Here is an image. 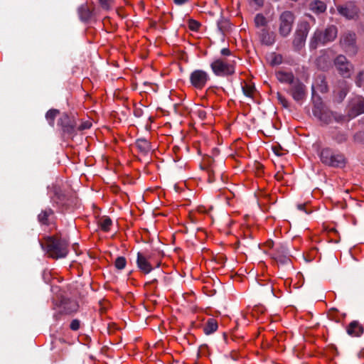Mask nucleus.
Segmentation results:
<instances>
[{
	"instance_id": "obj_26",
	"label": "nucleus",
	"mask_w": 364,
	"mask_h": 364,
	"mask_svg": "<svg viewBox=\"0 0 364 364\" xmlns=\"http://www.w3.org/2000/svg\"><path fill=\"white\" fill-rule=\"evenodd\" d=\"M266 309L262 305H256L254 307H252L251 309H248V314H250V316L252 318H259V316L260 315H262L265 313Z\"/></svg>"
},
{
	"instance_id": "obj_4",
	"label": "nucleus",
	"mask_w": 364,
	"mask_h": 364,
	"mask_svg": "<svg viewBox=\"0 0 364 364\" xmlns=\"http://www.w3.org/2000/svg\"><path fill=\"white\" fill-rule=\"evenodd\" d=\"M321 161L328 166L343 168L346 166V159L343 154L330 148H323L319 154Z\"/></svg>"
},
{
	"instance_id": "obj_32",
	"label": "nucleus",
	"mask_w": 364,
	"mask_h": 364,
	"mask_svg": "<svg viewBox=\"0 0 364 364\" xmlns=\"http://www.w3.org/2000/svg\"><path fill=\"white\" fill-rule=\"evenodd\" d=\"M53 200L60 206H64L66 205V196L60 193H55L53 198Z\"/></svg>"
},
{
	"instance_id": "obj_14",
	"label": "nucleus",
	"mask_w": 364,
	"mask_h": 364,
	"mask_svg": "<svg viewBox=\"0 0 364 364\" xmlns=\"http://www.w3.org/2000/svg\"><path fill=\"white\" fill-rule=\"evenodd\" d=\"M277 80L283 84H287L289 86L292 85L298 78L295 77L294 73L291 71L279 70L275 73Z\"/></svg>"
},
{
	"instance_id": "obj_10",
	"label": "nucleus",
	"mask_w": 364,
	"mask_h": 364,
	"mask_svg": "<svg viewBox=\"0 0 364 364\" xmlns=\"http://www.w3.org/2000/svg\"><path fill=\"white\" fill-rule=\"evenodd\" d=\"M334 65L338 73L343 77H350L353 70V65L343 55H338L334 60Z\"/></svg>"
},
{
	"instance_id": "obj_21",
	"label": "nucleus",
	"mask_w": 364,
	"mask_h": 364,
	"mask_svg": "<svg viewBox=\"0 0 364 364\" xmlns=\"http://www.w3.org/2000/svg\"><path fill=\"white\" fill-rule=\"evenodd\" d=\"M78 309V304L76 301L68 300L62 303L61 314L69 315L76 312Z\"/></svg>"
},
{
	"instance_id": "obj_53",
	"label": "nucleus",
	"mask_w": 364,
	"mask_h": 364,
	"mask_svg": "<svg viewBox=\"0 0 364 364\" xmlns=\"http://www.w3.org/2000/svg\"><path fill=\"white\" fill-rule=\"evenodd\" d=\"M309 17H311L313 19V21H315V18L312 16L309 15Z\"/></svg>"
},
{
	"instance_id": "obj_37",
	"label": "nucleus",
	"mask_w": 364,
	"mask_h": 364,
	"mask_svg": "<svg viewBox=\"0 0 364 364\" xmlns=\"http://www.w3.org/2000/svg\"><path fill=\"white\" fill-rule=\"evenodd\" d=\"M297 208L299 210L306 213V214H310V213H311L314 211V210L311 208V205L310 203H302V204H299L297 205Z\"/></svg>"
},
{
	"instance_id": "obj_18",
	"label": "nucleus",
	"mask_w": 364,
	"mask_h": 364,
	"mask_svg": "<svg viewBox=\"0 0 364 364\" xmlns=\"http://www.w3.org/2000/svg\"><path fill=\"white\" fill-rule=\"evenodd\" d=\"M97 224V227L101 231L104 232H108L111 230V228L113 225V222L109 216L102 215L98 218Z\"/></svg>"
},
{
	"instance_id": "obj_27",
	"label": "nucleus",
	"mask_w": 364,
	"mask_h": 364,
	"mask_svg": "<svg viewBox=\"0 0 364 364\" xmlns=\"http://www.w3.org/2000/svg\"><path fill=\"white\" fill-rule=\"evenodd\" d=\"M255 25L257 28H267V20L262 14H257L254 19Z\"/></svg>"
},
{
	"instance_id": "obj_34",
	"label": "nucleus",
	"mask_w": 364,
	"mask_h": 364,
	"mask_svg": "<svg viewBox=\"0 0 364 364\" xmlns=\"http://www.w3.org/2000/svg\"><path fill=\"white\" fill-rule=\"evenodd\" d=\"M127 259L124 257H118L114 261V267L118 270H122L126 267Z\"/></svg>"
},
{
	"instance_id": "obj_17",
	"label": "nucleus",
	"mask_w": 364,
	"mask_h": 364,
	"mask_svg": "<svg viewBox=\"0 0 364 364\" xmlns=\"http://www.w3.org/2000/svg\"><path fill=\"white\" fill-rule=\"evenodd\" d=\"M259 38L262 43L271 46L275 42V36L273 32L269 31L267 28H262L259 33Z\"/></svg>"
},
{
	"instance_id": "obj_15",
	"label": "nucleus",
	"mask_w": 364,
	"mask_h": 364,
	"mask_svg": "<svg viewBox=\"0 0 364 364\" xmlns=\"http://www.w3.org/2000/svg\"><path fill=\"white\" fill-rule=\"evenodd\" d=\"M214 160L208 157L203 159L202 168L206 171L208 174V181L209 183H212L215 181V167L213 165Z\"/></svg>"
},
{
	"instance_id": "obj_41",
	"label": "nucleus",
	"mask_w": 364,
	"mask_h": 364,
	"mask_svg": "<svg viewBox=\"0 0 364 364\" xmlns=\"http://www.w3.org/2000/svg\"><path fill=\"white\" fill-rule=\"evenodd\" d=\"M329 237H332V240L335 242H338L340 240V237L338 235V231L335 228H331L328 231Z\"/></svg>"
},
{
	"instance_id": "obj_5",
	"label": "nucleus",
	"mask_w": 364,
	"mask_h": 364,
	"mask_svg": "<svg viewBox=\"0 0 364 364\" xmlns=\"http://www.w3.org/2000/svg\"><path fill=\"white\" fill-rule=\"evenodd\" d=\"M338 35V28L334 25L328 26L324 31L316 30L311 40V47L316 48L320 44L333 41Z\"/></svg>"
},
{
	"instance_id": "obj_2",
	"label": "nucleus",
	"mask_w": 364,
	"mask_h": 364,
	"mask_svg": "<svg viewBox=\"0 0 364 364\" xmlns=\"http://www.w3.org/2000/svg\"><path fill=\"white\" fill-rule=\"evenodd\" d=\"M161 257L160 252L156 250L138 252L136 261L137 267L140 272L147 274L160 267Z\"/></svg>"
},
{
	"instance_id": "obj_30",
	"label": "nucleus",
	"mask_w": 364,
	"mask_h": 364,
	"mask_svg": "<svg viewBox=\"0 0 364 364\" xmlns=\"http://www.w3.org/2000/svg\"><path fill=\"white\" fill-rule=\"evenodd\" d=\"M283 61V57L281 54L273 53L270 55L269 64L272 66L280 65Z\"/></svg>"
},
{
	"instance_id": "obj_33",
	"label": "nucleus",
	"mask_w": 364,
	"mask_h": 364,
	"mask_svg": "<svg viewBox=\"0 0 364 364\" xmlns=\"http://www.w3.org/2000/svg\"><path fill=\"white\" fill-rule=\"evenodd\" d=\"M320 81H321L320 84L316 82V85H313V87H312L313 90L316 89L317 90H318L319 92H321L322 93L326 92L328 90V86H327L326 80L324 79V77H321V78H320Z\"/></svg>"
},
{
	"instance_id": "obj_52",
	"label": "nucleus",
	"mask_w": 364,
	"mask_h": 364,
	"mask_svg": "<svg viewBox=\"0 0 364 364\" xmlns=\"http://www.w3.org/2000/svg\"><path fill=\"white\" fill-rule=\"evenodd\" d=\"M198 211L200 212V213H205V210L203 207H198Z\"/></svg>"
},
{
	"instance_id": "obj_36",
	"label": "nucleus",
	"mask_w": 364,
	"mask_h": 364,
	"mask_svg": "<svg viewBox=\"0 0 364 364\" xmlns=\"http://www.w3.org/2000/svg\"><path fill=\"white\" fill-rule=\"evenodd\" d=\"M223 90H224L222 87L210 86L206 90L205 94L208 97H211L213 95H218L220 92Z\"/></svg>"
},
{
	"instance_id": "obj_50",
	"label": "nucleus",
	"mask_w": 364,
	"mask_h": 364,
	"mask_svg": "<svg viewBox=\"0 0 364 364\" xmlns=\"http://www.w3.org/2000/svg\"><path fill=\"white\" fill-rule=\"evenodd\" d=\"M273 245H274V242L272 240H269L265 242V245L269 248H272L273 247Z\"/></svg>"
},
{
	"instance_id": "obj_43",
	"label": "nucleus",
	"mask_w": 364,
	"mask_h": 364,
	"mask_svg": "<svg viewBox=\"0 0 364 364\" xmlns=\"http://www.w3.org/2000/svg\"><path fill=\"white\" fill-rule=\"evenodd\" d=\"M318 254V250L315 247L311 248L306 254V259L309 260L314 259Z\"/></svg>"
},
{
	"instance_id": "obj_47",
	"label": "nucleus",
	"mask_w": 364,
	"mask_h": 364,
	"mask_svg": "<svg viewBox=\"0 0 364 364\" xmlns=\"http://www.w3.org/2000/svg\"><path fill=\"white\" fill-rule=\"evenodd\" d=\"M278 99H279V100L280 101V102L282 104V105L284 107H288V102H287V100L284 97H282V95H278Z\"/></svg>"
},
{
	"instance_id": "obj_48",
	"label": "nucleus",
	"mask_w": 364,
	"mask_h": 364,
	"mask_svg": "<svg viewBox=\"0 0 364 364\" xmlns=\"http://www.w3.org/2000/svg\"><path fill=\"white\" fill-rule=\"evenodd\" d=\"M348 92V88H345V89H343L341 92L340 97H341V100L346 97V95H347Z\"/></svg>"
},
{
	"instance_id": "obj_42",
	"label": "nucleus",
	"mask_w": 364,
	"mask_h": 364,
	"mask_svg": "<svg viewBox=\"0 0 364 364\" xmlns=\"http://www.w3.org/2000/svg\"><path fill=\"white\" fill-rule=\"evenodd\" d=\"M196 114L202 121L205 120L207 118V112L203 108H200L196 112Z\"/></svg>"
},
{
	"instance_id": "obj_51",
	"label": "nucleus",
	"mask_w": 364,
	"mask_h": 364,
	"mask_svg": "<svg viewBox=\"0 0 364 364\" xmlns=\"http://www.w3.org/2000/svg\"><path fill=\"white\" fill-rule=\"evenodd\" d=\"M85 11V14H86V17H89L90 16V13H89V10L88 9H85L83 8H81V12L82 13V11Z\"/></svg>"
},
{
	"instance_id": "obj_9",
	"label": "nucleus",
	"mask_w": 364,
	"mask_h": 364,
	"mask_svg": "<svg viewBox=\"0 0 364 364\" xmlns=\"http://www.w3.org/2000/svg\"><path fill=\"white\" fill-rule=\"evenodd\" d=\"M364 113V97L355 96L351 98L347 106V114L350 119Z\"/></svg>"
},
{
	"instance_id": "obj_6",
	"label": "nucleus",
	"mask_w": 364,
	"mask_h": 364,
	"mask_svg": "<svg viewBox=\"0 0 364 364\" xmlns=\"http://www.w3.org/2000/svg\"><path fill=\"white\" fill-rule=\"evenodd\" d=\"M296 16L291 11H282L277 20L278 33L282 38L288 37L292 31Z\"/></svg>"
},
{
	"instance_id": "obj_44",
	"label": "nucleus",
	"mask_w": 364,
	"mask_h": 364,
	"mask_svg": "<svg viewBox=\"0 0 364 364\" xmlns=\"http://www.w3.org/2000/svg\"><path fill=\"white\" fill-rule=\"evenodd\" d=\"M80 327V321L78 319H73L70 324V328L72 331H76L79 330Z\"/></svg>"
},
{
	"instance_id": "obj_8",
	"label": "nucleus",
	"mask_w": 364,
	"mask_h": 364,
	"mask_svg": "<svg viewBox=\"0 0 364 364\" xmlns=\"http://www.w3.org/2000/svg\"><path fill=\"white\" fill-rule=\"evenodd\" d=\"M209 74L203 70H194L189 76L191 86L198 90H202L210 81Z\"/></svg>"
},
{
	"instance_id": "obj_20",
	"label": "nucleus",
	"mask_w": 364,
	"mask_h": 364,
	"mask_svg": "<svg viewBox=\"0 0 364 364\" xmlns=\"http://www.w3.org/2000/svg\"><path fill=\"white\" fill-rule=\"evenodd\" d=\"M218 328V322L215 318H209L207 319L203 326V333L205 335H210L217 331Z\"/></svg>"
},
{
	"instance_id": "obj_39",
	"label": "nucleus",
	"mask_w": 364,
	"mask_h": 364,
	"mask_svg": "<svg viewBox=\"0 0 364 364\" xmlns=\"http://www.w3.org/2000/svg\"><path fill=\"white\" fill-rule=\"evenodd\" d=\"M221 57L227 58H234L235 56L232 54V51L228 48H224L220 50Z\"/></svg>"
},
{
	"instance_id": "obj_28",
	"label": "nucleus",
	"mask_w": 364,
	"mask_h": 364,
	"mask_svg": "<svg viewBox=\"0 0 364 364\" xmlns=\"http://www.w3.org/2000/svg\"><path fill=\"white\" fill-rule=\"evenodd\" d=\"M187 26L188 29L193 32H198L202 26L198 21L191 18L187 20Z\"/></svg>"
},
{
	"instance_id": "obj_16",
	"label": "nucleus",
	"mask_w": 364,
	"mask_h": 364,
	"mask_svg": "<svg viewBox=\"0 0 364 364\" xmlns=\"http://www.w3.org/2000/svg\"><path fill=\"white\" fill-rule=\"evenodd\" d=\"M348 334L352 337H360L364 331L361 323L357 321H351L346 327Z\"/></svg>"
},
{
	"instance_id": "obj_7",
	"label": "nucleus",
	"mask_w": 364,
	"mask_h": 364,
	"mask_svg": "<svg viewBox=\"0 0 364 364\" xmlns=\"http://www.w3.org/2000/svg\"><path fill=\"white\" fill-rule=\"evenodd\" d=\"M310 29V23L306 21H301L298 23L292 39V46L295 51L299 52L304 47Z\"/></svg>"
},
{
	"instance_id": "obj_45",
	"label": "nucleus",
	"mask_w": 364,
	"mask_h": 364,
	"mask_svg": "<svg viewBox=\"0 0 364 364\" xmlns=\"http://www.w3.org/2000/svg\"><path fill=\"white\" fill-rule=\"evenodd\" d=\"M249 4L257 8H262L264 6V0H247Z\"/></svg>"
},
{
	"instance_id": "obj_40",
	"label": "nucleus",
	"mask_w": 364,
	"mask_h": 364,
	"mask_svg": "<svg viewBox=\"0 0 364 364\" xmlns=\"http://www.w3.org/2000/svg\"><path fill=\"white\" fill-rule=\"evenodd\" d=\"M273 152L277 156H283L286 154V150L284 149L279 144H274L272 147Z\"/></svg>"
},
{
	"instance_id": "obj_23",
	"label": "nucleus",
	"mask_w": 364,
	"mask_h": 364,
	"mask_svg": "<svg viewBox=\"0 0 364 364\" xmlns=\"http://www.w3.org/2000/svg\"><path fill=\"white\" fill-rule=\"evenodd\" d=\"M340 43L345 48L354 46L355 43V33L353 32L343 33L341 38Z\"/></svg>"
},
{
	"instance_id": "obj_22",
	"label": "nucleus",
	"mask_w": 364,
	"mask_h": 364,
	"mask_svg": "<svg viewBox=\"0 0 364 364\" xmlns=\"http://www.w3.org/2000/svg\"><path fill=\"white\" fill-rule=\"evenodd\" d=\"M326 9L325 2L320 0H314L309 4V9L317 15L324 13Z\"/></svg>"
},
{
	"instance_id": "obj_11",
	"label": "nucleus",
	"mask_w": 364,
	"mask_h": 364,
	"mask_svg": "<svg viewBox=\"0 0 364 364\" xmlns=\"http://www.w3.org/2000/svg\"><path fill=\"white\" fill-rule=\"evenodd\" d=\"M58 124L61 127L63 132L69 135L74 136L77 134V122L73 117L68 114H63L58 122Z\"/></svg>"
},
{
	"instance_id": "obj_29",
	"label": "nucleus",
	"mask_w": 364,
	"mask_h": 364,
	"mask_svg": "<svg viewBox=\"0 0 364 364\" xmlns=\"http://www.w3.org/2000/svg\"><path fill=\"white\" fill-rule=\"evenodd\" d=\"M58 114H59V111L58 109H50L47 112V113L46 114V117L50 126H52V127L54 126L55 119Z\"/></svg>"
},
{
	"instance_id": "obj_25",
	"label": "nucleus",
	"mask_w": 364,
	"mask_h": 364,
	"mask_svg": "<svg viewBox=\"0 0 364 364\" xmlns=\"http://www.w3.org/2000/svg\"><path fill=\"white\" fill-rule=\"evenodd\" d=\"M241 86L244 94L247 97H252L255 91L254 84L250 81L243 80Z\"/></svg>"
},
{
	"instance_id": "obj_13",
	"label": "nucleus",
	"mask_w": 364,
	"mask_h": 364,
	"mask_svg": "<svg viewBox=\"0 0 364 364\" xmlns=\"http://www.w3.org/2000/svg\"><path fill=\"white\" fill-rule=\"evenodd\" d=\"M287 92L293 97L295 101L303 100L306 96L305 85L297 79L292 85H291Z\"/></svg>"
},
{
	"instance_id": "obj_55",
	"label": "nucleus",
	"mask_w": 364,
	"mask_h": 364,
	"mask_svg": "<svg viewBox=\"0 0 364 364\" xmlns=\"http://www.w3.org/2000/svg\"><path fill=\"white\" fill-rule=\"evenodd\" d=\"M364 364V363H363Z\"/></svg>"
},
{
	"instance_id": "obj_54",
	"label": "nucleus",
	"mask_w": 364,
	"mask_h": 364,
	"mask_svg": "<svg viewBox=\"0 0 364 364\" xmlns=\"http://www.w3.org/2000/svg\"><path fill=\"white\" fill-rule=\"evenodd\" d=\"M156 282V279H154L151 282Z\"/></svg>"
},
{
	"instance_id": "obj_1",
	"label": "nucleus",
	"mask_w": 364,
	"mask_h": 364,
	"mask_svg": "<svg viewBox=\"0 0 364 364\" xmlns=\"http://www.w3.org/2000/svg\"><path fill=\"white\" fill-rule=\"evenodd\" d=\"M41 245L48 257L58 259L65 257L69 252V242L59 234L45 237Z\"/></svg>"
},
{
	"instance_id": "obj_31",
	"label": "nucleus",
	"mask_w": 364,
	"mask_h": 364,
	"mask_svg": "<svg viewBox=\"0 0 364 364\" xmlns=\"http://www.w3.org/2000/svg\"><path fill=\"white\" fill-rule=\"evenodd\" d=\"M136 144L141 151L146 152L150 149V143L145 139H137Z\"/></svg>"
},
{
	"instance_id": "obj_12",
	"label": "nucleus",
	"mask_w": 364,
	"mask_h": 364,
	"mask_svg": "<svg viewBox=\"0 0 364 364\" xmlns=\"http://www.w3.org/2000/svg\"><path fill=\"white\" fill-rule=\"evenodd\" d=\"M338 13L347 19H354L358 17L359 9L354 2H347L344 5L337 6Z\"/></svg>"
},
{
	"instance_id": "obj_3",
	"label": "nucleus",
	"mask_w": 364,
	"mask_h": 364,
	"mask_svg": "<svg viewBox=\"0 0 364 364\" xmlns=\"http://www.w3.org/2000/svg\"><path fill=\"white\" fill-rule=\"evenodd\" d=\"M237 62L234 58H217L210 63L213 73L219 77H230L235 74Z\"/></svg>"
},
{
	"instance_id": "obj_24",
	"label": "nucleus",
	"mask_w": 364,
	"mask_h": 364,
	"mask_svg": "<svg viewBox=\"0 0 364 364\" xmlns=\"http://www.w3.org/2000/svg\"><path fill=\"white\" fill-rule=\"evenodd\" d=\"M327 316L331 321L336 323H341L344 321L346 314L341 313L338 309L336 308H331L328 311Z\"/></svg>"
},
{
	"instance_id": "obj_38",
	"label": "nucleus",
	"mask_w": 364,
	"mask_h": 364,
	"mask_svg": "<svg viewBox=\"0 0 364 364\" xmlns=\"http://www.w3.org/2000/svg\"><path fill=\"white\" fill-rule=\"evenodd\" d=\"M100 6L105 10H110L114 4V0H98Z\"/></svg>"
},
{
	"instance_id": "obj_19",
	"label": "nucleus",
	"mask_w": 364,
	"mask_h": 364,
	"mask_svg": "<svg viewBox=\"0 0 364 364\" xmlns=\"http://www.w3.org/2000/svg\"><path fill=\"white\" fill-rule=\"evenodd\" d=\"M54 218V211L51 208L43 210L38 215V222L43 225H49L50 221Z\"/></svg>"
},
{
	"instance_id": "obj_49",
	"label": "nucleus",
	"mask_w": 364,
	"mask_h": 364,
	"mask_svg": "<svg viewBox=\"0 0 364 364\" xmlns=\"http://www.w3.org/2000/svg\"><path fill=\"white\" fill-rule=\"evenodd\" d=\"M188 0H173V2L176 5H182L187 3Z\"/></svg>"
},
{
	"instance_id": "obj_35",
	"label": "nucleus",
	"mask_w": 364,
	"mask_h": 364,
	"mask_svg": "<svg viewBox=\"0 0 364 364\" xmlns=\"http://www.w3.org/2000/svg\"><path fill=\"white\" fill-rule=\"evenodd\" d=\"M92 123L90 120L81 121L79 124H77V132L84 131L91 128Z\"/></svg>"
},
{
	"instance_id": "obj_46",
	"label": "nucleus",
	"mask_w": 364,
	"mask_h": 364,
	"mask_svg": "<svg viewBox=\"0 0 364 364\" xmlns=\"http://www.w3.org/2000/svg\"><path fill=\"white\" fill-rule=\"evenodd\" d=\"M274 178L277 181H283L284 179V173L283 171H277L276 174L274 175Z\"/></svg>"
}]
</instances>
